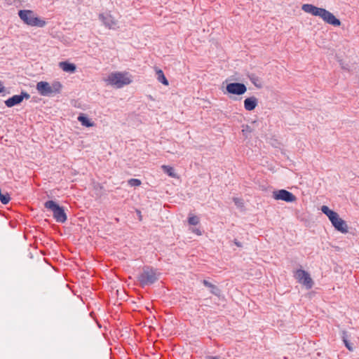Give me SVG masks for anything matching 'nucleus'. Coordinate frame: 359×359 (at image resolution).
<instances>
[{
	"instance_id": "dca6fc26",
	"label": "nucleus",
	"mask_w": 359,
	"mask_h": 359,
	"mask_svg": "<svg viewBox=\"0 0 359 359\" xmlns=\"http://www.w3.org/2000/svg\"><path fill=\"white\" fill-rule=\"evenodd\" d=\"M203 283L205 287H208L211 289V292L213 294L217 295V296L219 295L220 290L216 285L212 284L211 283L208 282L206 280H203Z\"/></svg>"
},
{
	"instance_id": "9b49d317",
	"label": "nucleus",
	"mask_w": 359,
	"mask_h": 359,
	"mask_svg": "<svg viewBox=\"0 0 359 359\" xmlns=\"http://www.w3.org/2000/svg\"><path fill=\"white\" fill-rule=\"evenodd\" d=\"M226 90L229 94L241 95L246 92L247 88L241 83H230L226 85Z\"/></svg>"
},
{
	"instance_id": "423d86ee",
	"label": "nucleus",
	"mask_w": 359,
	"mask_h": 359,
	"mask_svg": "<svg viewBox=\"0 0 359 359\" xmlns=\"http://www.w3.org/2000/svg\"><path fill=\"white\" fill-rule=\"evenodd\" d=\"M157 279L158 275L156 271L149 266H144L137 278V280L142 286L151 285L156 281Z\"/></svg>"
},
{
	"instance_id": "4be33fe9",
	"label": "nucleus",
	"mask_w": 359,
	"mask_h": 359,
	"mask_svg": "<svg viewBox=\"0 0 359 359\" xmlns=\"http://www.w3.org/2000/svg\"><path fill=\"white\" fill-rule=\"evenodd\" d=\"M342 339L344 343V345L346 346V344H348L349 342L347 339V332L346 331H344L342 333Z\"/></svg>"
},
{
	"instance_id": "5701e85b",
	"label": "nucleus",
	"mask_w": 359,
	"mask_h": 359,
	"mask_svg": "<svg viewBox=\"0 0 359 359\" xmlns=\"http://www.w3.org/2000/svg\"><path fill=\"white\" fill-rule=\"evenodd\" d=\"M233 201L234 202V203L237 205V206H242L243 205V201L241 199L238 198H233Z\"/></svg>"
},
{
	"instance_id": "2eb2a0df",
	"label": "nucleus",
	"mask_w": 359,
	"mask_h": 359,
	"mask_svg": "<svg viewBox=\"0 0 359 359\" xmlns=\"http://www.w3.org/2000/svg\"><path fill=\"white\" fill-rule=\"evenodd\" d=\"M77 119L79 122H81L82 126H84L86 127H93L95 126L94 122L91 121L88 118H87L83 114L79 115Z\"/></svg>"
},
{
	"instance_id": "393cba45",
	"label": "nucleus",
	"mask_w": 359,
	"mask_h": 359,
	"mask_svg": "<svg viewBox=\"0 0 359 359\" xmlns=\"http://www.w3.org/2000/svg\"><path fill=\"white\" fill-rule=\"evenodd\" d=\"M4 91V87L1 83V81H0V93H2Z\"/></svg>"
},
{
	"instance_id": "f257e3e1",
	"label": "nucleus",
	"mask_w": 359,
	"mask_h": 359,
	"mask_svg": "<svg viewBox=\"0 0 359 359\" xmlns=\"http://www.w3.org/2000/svg\"><path fill=\"white\" fill-rule=\"evenodd\" d=\"M302 11L305 13L311 14L313 16H318L327 24L334 27H339L341 22L332 13L323 8L316 7L312 4H305L302 6Z\"/></svg>"
},
{
	"instance_id": "bb28decb",
	"label": "nucleus",
	"mask_w": 359,
	"mask_h": 359,
	"mask_svg": "<svg viewBox=\"0 0 359 359\" xmlns=\"http://www.w3.org/2000/svg\"><path fill=\"white\" fill-rule=\"evenodd\" d=\"M346 347L349 350V351H353V347L351 346V345L350 344V343L348 344H346Z\"/></svg>"
},
{
	"instance_id": "f8f14e48",
	"label": "nucleus",
	"mask_w": 359,
	"mask_h": 359,
	"mask_svg": "<svg viewBox=\"0 0 359 359\" xmlns=\"http://www.w3.org/2000/svg\"><path fill=\"white\" fill-rule=\"evenodd\" d=\"M258 100L257 97L252 96L244 100V108L247 111H252L257 106Z\"/></svg>"
},
{
	"instance_id": "1a4fd4ad",
	"label": "nucleus",
	"mask_w": 359,
	"mask_h": 359,
	"mask_svg": "<svg viewBox=\"0 0 359 359\" xmlns=\"http://www.w3.org/2000/svg\"><path fill=\"white\" fill-rule=\"evenodd\" d=\"M295 279L307 289H311L313 285V281L309 273L302 269H298L294 273Z\"/></svg>"
},
{
	"instance_id": "4468645a",
	"label": "nucleus",
	"mask_w": 359,
	"mask_h": 359,
	"mask_svg": "<svg viewBox=\"0 0 359 359\" xmlns=\"http://www.w3.org/2000/svg\"><path fill=\"white\" fill-rule=\"evenodd\" d=\"M59 67L65 72L73 73L76 70L75 65L69 63L68 62H60Z\"/></svg>"
},
{
	"instance_id": "aec40b11",
	"label": "nucleus",
	"mask_w": 359,
	"mask_h": 359,
	"mask_svg": "<svg viewBox=\"0 0 359 359\" xmlns=\"http://www.w3.org/2000/svg\"><path fill=\"white\" fill-rule=\"evenodd\" d=\"M128 184L131 187H139L141 185L142 182L138 179L132 178L128 181Z\"/></svg>"
},
{
	"instance_id": "f3484780",
	"label": "nucleus",
	"mask_w": 359,
	"mask_h": 359,
	"mask_svg": "<svg viewBox=\"0 0 359 359\" xmlns=\"http://www.w3.org/2000/svg\"><path fill=\"white\" fill-rule=\"evenodd\" d=\"M157 80L165 86H168L169 83L168 79L164 75L163 72L161 69H156V71Z\"/></svg>"
},
{
	"instance_id": "c756f323",
	"label": "nucleus",
	"mask_w": 359,
	"mask_h": 359,
	"mask_svg": "<svg viewBox=\"0 0 359 359\" xmlns=\"http://www.w3.org/2000/svg\"><path fill=\"white\" fill-rule=\"evenodd\" d=\"M235 244L238 246V247H241V245L239 242H237V241H235Z\"/></svg>"
},
{
	"instance_id": "6e6552de",
	"label": "nucleus",
	"mask_w": 359,
	"mask_h": 359,
	"mask_svg": "<svg viewBox=\"0 0 359 359\" xmlns=\"http://www.w3.org/2000/svg\"><path fill=\"white\" fill-rule=\"evenodd\" d=\"M99 20L109 29H117L119 28L118 20L110 13H102L99 14Z\"/></svg>"
},
{
	"instance_id": "9d476101",
	"label": "nucleus",
	"mask_w": 359,
	"mask_h": 359,
	"mask_svg": "<svg viewBox=\"0 0 359 359\" xmlns=\"http://www.w3.org/2000/svg\"><path fill=\"white\" fill-rule=\"evenodd\" d=\"M273 197L275 200H281L285 202H294L297 200V198L294 194L285 189H280L273 191Z\"/></svg>"
},
{
	"instance_id": "b1692460",
	"label": "nucleus",
	"mask_w": 359,
	"mask_h": 359,
	"mask_svg": "<svg viewBox=\"0 0 359 359\" xmlns=\"http://www.w3.org/2000/svg\"><path fill=\"white\" fill-rule=\"evenodd\" d=\"M191 231V232L196 233L198 236H201L202 234L201 231L198 228H192Z\"/></svg>"
},
{
	"instance_id": "c85d7f7f",
	"label": "nucleus",
	"mask_w": 359,
	"mask_h": 359,
	"mask_svg": "<svg viewBox=\"0 0 359 359\" xmlns=\"http://www.w3.org/2000/svg\"><path fill=\"white\" fill-rule=\"evenodd\" d=\"M29 97V95L26 93H24V98L28 99Z\"/></svg>"
},
{
	"instance_id": "f03ea898",
	"label": "nucleus",
	"mask_w": 359,
	"mask_h": 359,
	"mask_svg": "<svg viewBox=\"0 0 359 359\" xmlns=\"http://www.w3.org/2000/svg\"><path fill=\"white\" fill-rule=\"evenodd\" d=\"M107 85H110L116 88H121L124 86L132 83V76L128 72H112L104 79Z\"/></svg>"
},
{
	"instance_id": "39448f33",
	"label": "nucleus",
	"mask_w": 359,
	"mask_h": 359,
	"mask_svg": "<svg viewBox=\"0 0 359 359\" xmlns=\"http://www.w3.org/2000/svg\"><path fill=\"white\" fill-rule=\"evenodd\" d=\"M44 207L53 213V218L56 222L64 223L67 220V215L64 209L53 201H48L44 203Z\"/></svg>"
},
{
	"instance_id": "412c9836",
	"label": "nucleus",
	"mask_w": 359,
	"mask_h": 359,
	"mask_svg": "<svg viewBox=\"0 0 359 359\" xmlns=\"http://www.w3.org/2000/svg\"><path fill=\"white\" fill-rule=\"evenodd\" d=\"M10 196L8 195V194H2L1 193L0 194V201L3 203V204H7L9 201H10Z\"/></svg>"
},
{
	"instance_id": "0eeeda50",
	"label": "nucleus",
	"mask_w": 359,
	"mask_h": 359,
	"mask_svg": "<svg viewBox=\"0 0 359 359\" xmlns=\"http://www.w3.org/2000/svg\"><path fill=\"white\" fill-rule=\"evenodd\" d=\"M24 23L37 27H43L46 25L43 19L39 18L34 11L29 10H24Z\"/></svg>"
},
{
	"instance_id": "6ab92c4d",
	"label": "nucleus",
	"mask_w": 359,
	"mask_h": 359,
	"mask_svg": "<svg viewBox=\"0 0 359 359\" xmlns=\"http://www.w3.org/2000/svg\"><path fill=\"white\" fill-rule=\"evenodd\" d=\"M199 218L194 215L189 214L188 217V223L190 225H197L199 223Z\"/></svg>"
},
{
	"instance_id": "20e7f679",
	"label": "nucleus",
	"mask_w": 359,
	"mask_h": 359,
	"mask_svg": "<svg viewBox=\"0 0 359 359\" xmlns=\"http://www.w3.org/2000/svg\"><path fill=\"white\" fill-rule=\"evenodd\" d=\"M62 88V84L59 81H54L51 84L46 81H40L36 84V90L43 96H50L59 93Z\"/></svg>"
},
{
	"instance_id": "a211bd4d",
	"label": "nucleus",
	"mask_w": 359,
	"mask_h": 359,
	"mask_svg": "<svg viewBox=\"0 0 359 359\" xmlns=\"http://www.w3.org/2000/svg\"><path fill=\"white\" fill-rule=\"evenodd\" d=\"M162 170L165 172L168 176L173 177V178H177V174L175 172V170L172 167L169 165H163L161 166Z\"/></svg>"
},
{
	"instance_id": "a878e982",
	"label": "nucleus",
	"mask_w": 359,
	"mask_h": 359,
	"mask_svg": "<svg viewBox=\"0 0 359 359\" xmlns=\"http://www.w3.org/2000/svg\"><path fill=\"white\" fill-rule=\"evenodd\" d=\"M18 15L20 18V19L22 20V10H19L18 11Z\"/></svg>"
},
{
	"instance_id": "7ed1b4c3",
	"label": "nucleus",
	"mask_w": 359,
	"mask_h": 359,
	"mask_svg": "<svg viewBox=\"0 0 359 359\" xmlns=\"http://www.w3.org/2000/svg\"><path fill=\"white\" fill-rule=\"evenodd\" d=\"M320 210L329 218L335 229L342 233L348 232L346 222L339 217L337 212L330 210L327 205H323Z\"/></svg>"
},
{
	"instance_id": "cd10ccee",
	"label": "nucleus",
	"mask_w": 359,
	"mask_h": 359,
	"mask_svg": "<svg viewBox=\"0 0 359 359\" xmlns=\"http://www.w3.org/2000/svg\"><path fill=\"white\" fill-rule=\"evenodd\" d=\"M207 359H219V358L216 356H208Z\"/></svg>"
},
{
	"instance_id": "ddd939ff",
	"label": "nucleus",
	"mask_w": 359,
	"mask_h": 359,
	"mask_svg": "<svg viewBox=\"0 0 359 359\" xmlns=\"http://www.w3.org/2000/svg\"><path fill=\"white\" fill-rule=\"evenodd\" d=\"M22 101V93L20 95H14L12 97L8 99L5 104L7 107H11L14 105L20 103Z\"/></svg>"
}]
</instances>
